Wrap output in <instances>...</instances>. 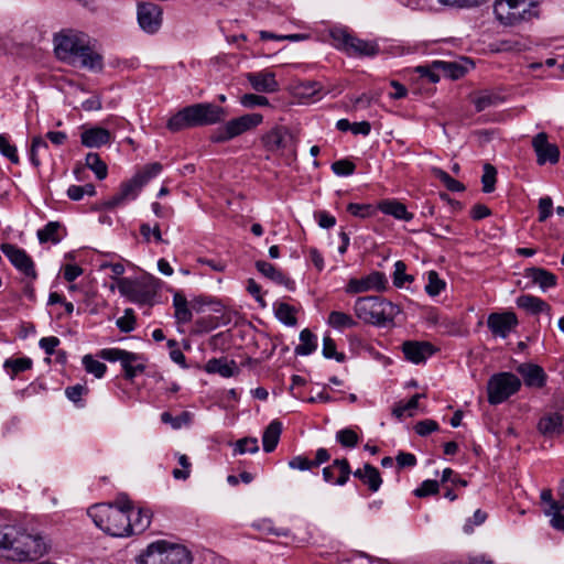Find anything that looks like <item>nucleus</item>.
<instances>
[{
  "label": "nucleus",
  "instance_id": "8fccbe9b",
  "mask_svg": "<svg viewBox=\"0 0 564 564\" xmlns=\"http://www.w3.org/2000/svg\"><path fill=\"white\" fill-rule=\"evenodd\" d=\"M259 451L258 440L256 437H245L238 440L235 444L234 454L243 455L246 453L254 454Z\"/></svg>",
  "mask_w": 564,
  "mask_h": 564
},
{
  "label": "nucleus",
  "instance_id": "72a5a7b5",
  "mask_svg": "<svg viewBox=\"0 0 564 564\" xmlns=\"http://www.w3.org/2000/svg\"><path fill=\"white\" fill-rule=\"evenodd\" d=\"M282 432V423L273 420L264 430L262 435V445L265 453H271L275 449Z\"/></svg>",
  "mask_w": 564,
  "mask_h": 564
},
{
  "label": "nucleus",
  "instance_id": "a211bd4d",
  "mask_svg": "<svg viewBox=\"0 0 564 564\" xmlns=\"http://www.w3.org/2000/svg\"><path fill=\"white\" fill-rule=\"evenodd\" d=\"M532 147L536 154V161L540 165L545 163L555 164L560 159V150L556 144L549 142L545 132L538 133L532 140Z\"/></svg>",
  "mask_w": 564,
  "mask_h": 564
},
{
  "label": "nucleus",
  "instance_id": "f257e3e1",
  "mask_svg": "<svg viewBox=\"0 0 564 564\" xmlns=\"http://www.w3.org/2000/svg\"><path fill=\"white\" fill-rule=\"evenodd\" d=\"M50 544L44 536L7 525L0 530V556L15 562H33L44 556Z\"/></svg>",
  "mask_w": 564,
  "mask_h": 564
},
{
  "label": "nucleus",
  "instance_id": "f3484780",
  "mask_svg": "<svg viewBox=\"0 0 564 564\" xmlns=\"http://www.w3.org/2000/svg\"><path fill=\"white\" fill-rule=\"evenodd\" d=\"M387 284L388 280L386 275L379 271H375L360 279H350L346 285V292L357 294L371 290L383 291L386 290Z\"/></svg>",
  "mask_w": 564,
  "mask_h": 564
},
{
  "label": "nucleus",
  "instance_id": "f8f14e48",
  "mask_svg": "<svg viewBox=\"0 0 564 564\" xmlns=\"http://www.w3.org/2000/svg\"><path fill=\"white\" fill-rule=\"evenodd\" d=\"M117 288L122 296L138 304L151 303L156 293L154 284L145 279H118Z\"/></svg>",
  "mask_w": 564,
  "mask_h": 564
},
{
  "label": "nucleus",
  "instance_id": "c85d7f7f",
  "mask_svg": "<svg viewBox=\"0 0 564 564\" xmlns=\"http://www.w3.org/2000/svg\"><path fill=\"white\" fill-rule=\"evenodd\" d=\"M518 372L521 373L529 387L541 388L545 383V373L538 365L522 364L518 367Z\"/></svg>",
  "mask_w": 564,
  "mask_h": 564
},
{
  "label": "nucleus",
  "instance_id": "473e14b6",
  "mask_svg": "<svg viewBox=\"0 0 564 564\" xmlns=\"http://www.w3.org/2000/svg\"><path fill=\"white\" fill-rule=\"evenodd\" d=\"M516 302L518 307L531 314H539L542 312L549 313L551 310L550 305L545 301L530 294L520 295Z\"/></svg>",
  "mask_w": 564,
  "mask_h": 564
},
{
  "label": "nucleus",
  "instance_id": "69168bd1",
  "mask_svg": "<svg viewBox=\"0 0 564 564\" xmlns=\"http://www.w3.org/2000/svg\"><path fill=\"white\" fill-rule=\"evenodd\" d=\"M438 491V482L436 480H424L419 488L414 490L416 497H427Z\"/></svg>",
  "mask_w": 564,
  "mask_h": 564
},
{
  "label": "nucleus",
  "instance_id": "bb28decb",
  "mask_svg": "<svg viewBox=\"0 0 564 564\" xmlns=\"http://www.w3.org/2000/svg\"><path fill=\"white\" fill-rule=\"evenodd\" d=\"M354 476L367 485L372 492L378 491L382 484L379 470L370 464H365L362 468L356 469Z\"/></svg>",
  "mask_w": 564,
  "mask_h": 564
},
{
  "label": "nucleus",
  "instance_id": "393cba45",
  "mask_svg": "<svg viewBox=\"0 0 564 564\" xmlns=\"http://www.w3.org/2000/svg\"><path fill=\"white\" fill-rule=\"evenodd\" d=\"M369 209H376L378 212H406L408 207L394 199H382L379 202L376 206H372L370 204H359V203H349L347 206V212H365Z\"/></svg>",
  "mask_w": 564,
  "mask_h": 564
},
{
  "label": "nucleus",
  "instance_id": "774afa93",
  "mask_svg": "<svg viewBox=\"0 0 564 564\" xmlns=\"http://www.w3.org/2000/svg\"><path fill=\"white\" fill-rule=\"evenodd\" d=\"M486 519H487V513L480 509H477L474 512V516L471 518H469L466 521V523L464 524V531L466 533L473 532L474 527L482 524L486 521Z\"/></svg>",
  "mask_w": 564,
  "mask_h": 564
},
{
  "label": "nucleus",
  "instance_id": "2eb2a0df",
  "mask_svg": "<svg viewBox=\"0 0 564 564\" xmlns=\"http://www.w3.org/2000/svg\"><path fill=\"white\" fill-rule=\"evenodd\" d=\"M137 18L140 28L149 33L154 34L162 24V12L159 6L152 2H141L138 4Z\"/></svg>",
  "mask_w": 564,
  "mask_h": 564
},
{
  "label": "nucleus",
  "instance_id": "4c0bfd02",
  "mask_svg": "<svg viewBox=\"0 0 564 564\" xmlns=\"http://www.w3.org/2000/svg\"><path fill=\"white\" fill-rule=\"evenodd\" d=\"M327 324L336 329L351 328L357 325L350 315L339 311H333L329 313Z\"/></svg>",
  "mask_w": 564,
  "mask_h": 564
},
{
  "label": "nucleus",
  "instance_id": "f704fd0d",
  "mask_svg": "<svg viewBox=\"0 0 564 564\" xmlns=\"http://www.w3.org/2000/svg\"><path fill=\"white\" fill-rule=\"evenodd\" d=\"M301 344L295 347V354L300 356H307L314 352L317 348V337L308 328L300 333Z\"/></svg>",
  "mask_w": 564,
  "mask_h": 564
},
{
  "label": "nucleus",
  "instance_id": "39448f33",
  "mask_svg": "<svg viewBox=\"0 0 564 564\" xmlns=\"http://www.w3.org/2000/svg\"><path fill=\"white\" fill-rule=\"evenodd\" d=\"M356 316L365 323L386 326L401 313L398 305L380 296L358 297L354 305Z\"/></svg>",
  "mask_w": 564,
  "mask_h": 564
},
{
  "label": "nucleus",
  "instance_id": "6e6552de",
  "mask_svg": "<svg viewBox=\"0 0 564 564\" xmlns=\"http://www.w3.org/2000/svg\"><path fill=\"white\" fill-rule=\"evenodd\" d=\"M534 8L532 0H496L494 13L502 25L513 26L536 17Z\"/></svg>",
  "mask_w": 564,
  "mask_h": 564
},
{
  "label": "nucleus",
  "instance_id": "338daca9",
  "mask_svg": "<svg viewBox=\"0 0 564 564\" xmlns=\"http://www.w3.org/2000/svg\"><path fill=\"white\" fill-rule=\"evenodd\" d=\"M289 467L291 469H297L301 471L310 470L313 467L312 459H310L306 456L297 455L294 456L292 459L289 460Z\"/></svg>",
  "mask_w": 564,
  "mask_h": 564
},
{
  "label": "nucleus",
  "instance_id": "680f3d73",
  "mask_svg": "<svg viewBox=\"0 0 564 564\" xmlns=\"http://www.w3.org/2000/svg\"><path fill=\"white\" fill-rule=\"evenodd\" d=\"M356 165L349 160H338L332 164L333 172L338 176H348L354 173Z\"/></svg>",
  "mask_w": 564,
  "mask_h": 564
},
{
  "label": "nucleus",
  "instance_id": "58836bf2",
  "mask_svg": "<svg viewBox=\"0 0 564 564\" xmlns=\"http://www.w3.org/2000/svg\"><path fill=\"white\" fill-rule=\"evenodd\" d=\"M276 318L288 326H295L297 319L295 317V308L288 303H278L274 305Z\"/></svg>",
  "mask_w": 564,
  "mask_h": 564
},
{
  "label": "nucleus",
  "instance_id": "0e129e2a",
  "mask_svg": "<svg viewBox=\"0 0 564 564\" xmlns=\"http://www.w3.org/2000/svg\"><path fill=\"white\" fill-rule=\"evenodd\" d=\"M85 193L93 195L95 193V187L90 184L85 186L72 185L67 189V195L73 200H80Z\"/></svg>",
  "mask_w": 564,
  "mask_h": 564
},
{
  "label": "nucleus",
  "instance_id": "bf43d9fd",
  "mask_svg": "<svg viewBox=\"0 0 564 564\" xmlns=\"http://www.w3.org/2000/svg\"><path fill=\"white\" fill-rule=\"evenodd\" d=\"M118 328L123 333L132 332L135 327V317L131 308L124 311V315L117 319Z\"/></svg>",
  "mask_w": 564,
  "mask_h": 564
},
{
  "label": "nucleus",
  "instance_id": "ddd939ff",
  "mask_svg": "<svg viewBox=\"0 0 564 564\" xmlns=\"http://www.w3.org/2000/svg\"><path fill=\"white\" fill-rule=\"evenodd\" d=\"M0 250L9 259L11 264L26 278L31 280H35L37 278L34 262L24 249L12 243H2L0 246Z\"/></svg>",
  "mask_w": 564,
  "mask_h": 564
},
{
  "label": "nucleus",
  "instance_id": "79ce46f5",
  "mask_svg": "<svg viewBox=\"0 0 564 564\" xmlns=\"http://www.w3.org/2000/svg\"><path fill=\"white\" fill-rule=\"evenodd\" d=\"M322 91V85L318 82H302L296 85L295 93L301 98L313 99Z\"/></svg>",
  "mask_w": 564,
  "mask_h": 564
},
{
  "label": "nucleus",
  "instance_id": "37998d69",
  "mask_svg": "<svg viewBox=\"0 0 564 564\" xmlns=\"http://www.w3.org/2000/svg\"><path fill=\"white\" fill-rule=\"evenodd\" d=\"M423 397H424V394L416 393V394L412 395V398L408 402L398 403L393 409V414L397 417H401L404 414L412 416L413 411L416 410L419 406L420 399Z\"/></svg>",
  "mask_w": 564,
  "mask_h": 564
},
{
  "label": "nucleus",
  "instance_id": "9b49d317",
  "mask_svg": "<svg viewBox=\"0 0 564 564\" xmlns=\"http://www.w3.org/2000/svg\"><path fill=\"white\" fill-rule=\"evenodd\" d=\"M520 387V379L511 372L494 375L487 386L488 402L490 404H500L514 394Z\"/></svg>",
  "mask_w": 564,
  "mask_h": 564
},
{
  "label": "nucleus",
  "instance_id": "412c9836",
  "mask_svg": "<svg viewBox=\"0 0 564 564\" xmlns=\"http://www.w3.org/2000/svg\"><path fill=\"white\" fill-rule=\"evenodd\" d=\"M402 350L405 358L413 364L423 362L435 352L431 343L414 340L403 343Z\"/></svg>",
  "mask_w": 564,
  "mask_h": 564
},
{
  "label": "nucleus",
  "instance_id": "e2e57ef3",
  "mask_svg": "<svg viewBox=\"0 0 564 564\" xmlns=\"http://www.w3.org/2000/svg\"><path fill=\"white\" fill-rule=\"evenodd\" d=\"M406 265L402 261H397L394 264V273H393V283L395 286L400 288L404 284L405 281H412L413 278L411 275L405 274Z\"/></svg>",
  "mask_w": 564,
  "mask_h": 564
},
{
  "label": "nucleus",
  "instance_id": "a18cd8bd",
  "mask_svg": "<svg viewBox=\"0 0 564 564\" xmlns=\"http://www.w3.org/2000/svg\"><path fill=\"white\" fill-rule=\"evenodd\" d=\"M192 415L189 412H182L177 416H173L170 412H163L161 414V421L164 424H170L174 430L181 429L182 426L188 425L191 422Z\"/></svg>",
  "mask_w": 564,
  "mask_h": 564
},
{
  "label": "nucleus",
  "instance_id": "f03ea898",
  "mask_svg": "<svg viewBox=\"0 0 564 564\" xmlns=\"http://www.w3.org/2000/svg\"><path fill=\"white\" fill-rule=\"evenodd\" d=\"M57 57L70 65L89 69L102 67L101 56L89 46L86 34L74 31L62 32L54 37Z\"/></svg>",
  "mask_w": 564,
  "mask_h": 564
},
{
  "label": "nucleus",
  "instance_id": "20e7f679",
  "mask_svg": "<svg viewBox=\"0 0 564 564\" xmlns=\"http://www.w3.org/2000/svg\"><path fill=\"white\" fill-rule=\"evenodd\" d=\"M227 116L223 107L210 102H202L187 106L167 121V129L172 132L181 131L189 127L210 126L221 122Z\"/></svg>",
  "mask_w": 564,
  "mask_h": 564
},
{
  "label": "nucleus",
  "instance_id": "dca6fc26",
  "mask_svg": "<svg viewBox=\"0 0 564 564\" xmlns=\"http://www.w3.org/2000/svg\"><path fill=\"white\" fill-rule=\"evenodd\" d=\"M518 324V317L511 311L491 313L487 318L488 328L495 337L500 338H507Z\"/></svg>",
  "mask_w": 564,
  "mask_h": 564
},
{
  "label": "nucleus",
  "instance_id": "2f4dec72",
  "mask_svg": "<svg viewBox=\"0 0 564 564\" xmlns=\"http://www.w3.org/2000/svg\"><path fill=\"white\" fill-rule=\"evenodd\" d=\"M173 306L175 310L174 317L177 324H186L192 321L193 314L188 306V301L182 292L176 291L173 294Z\"/></svg>",
  "mask_w": 564,
  "mask_h": 564
},
{
  "label": "nucleus",
  "instance_id": "4d7b16f0",
  "mask_svg": "<svg viewBox=\"0 0 564 564\" xmlns=\"http://www.w3.org/2000/svg\"><path fill=\"white\" fill-rule=\"evenodd\" d=\"M240 104L246 108L267 107L270 105L267 97L256 94H245L240 98Z\"/></svg>",
  "mask_w": 564,
  "mask_h": 564
},
{
  "label": "nucleus",
  "instance_id": "e433bc0d",
  "mask_svg": "<svg viewBox=\"0 0 564 564\" xmlns=\"http://www.w3.org/2000/svg\"><path fill=\"white\" fill-rule=\"evenodd\" d=\"M86 166L91 170L98 180L107 177L108 167L98 153L90 152L85 159Z\"/></svg>",
  "mask_w": 564,
  "mask_h": 564
},
{
  "label": "nucleus",
  "instance_id": "c756f323",
  "mask_svg": "<svg viewBox=\"0 0 564 564\" xmlns=\"http://www.w3.org/2000/svg\"><path fill=\"white\" fill-rule=\"evenodd\" d=\"M143 358L141 355L126 351L121 366L124 370V377L129 380H132L139 373L143 372L145 369V365L143 364Z\"/></svg>",
  "mask_w": 564,
  "mask_h": 564
},
{
  "label": "nucleus",
  "instance_id": "864d4df0",
  "mask_svg": "<svg viewBox=\"0 0 564 564\" xmlns=\"http://www.w3.org/2000/svg\"><path fill=\"white\" fill-rule=\"evenodd\" d=\"M444 288L445 282L440 279L438 274L435 271H430L427 273V284L425 285L426 293L431 296H436Z\"/></svg>",
  "mask_w": 564,
  "mask_h": 564
},
{
  "label": "nucleus",
  "instance_id": "13d9d810",
  "mask_svg": "<svg viewBox=\"0 0 564 564\" xmlns=\"http://www.w3.org/2000/svg\"><path fill=\"white\" fill-rule=\"evenodd\" d=\"M541 500L542 502L547 505V507L544 509V514H546L547 512L564 510V503L562 501H556L553 499L551 489H543L541 491Z\"/></svg>",
  "mask_w": 564,
  "mask_h": 564
},
{
  "label": "nucleus",
  "instance_id": "cd10ccee",
  "mask_svg": "<svg viewBox=\"0 0 564 564\" xmlns=\"http://www.w3.org/2000/svg\"><path fill=\"white\" fill-rule=\"evenodd\" d=\"M66 236V229L59 221H50L42 229L37 230V238L41 243H58Z\"/></svg>",
  "mask_w": 564,
  "mask_h": 564
},
{
  "label": "nucleus",
  "instance_id": "49530a36",
  "mask_svg": "<svg viewBox=\"0 0 564 564\" xmlns=\"http://www.w3.org/2000/svg\"><path fill=\"white\" fill-rule=\"evenodd\" d=\"M33 362L28 357H21L15 359H7L3 364L6 369H10L12 371V378L20 372L31 369Z\"/></svg>",
  "mask_w": 564,
  "mask_h": 564
},
{
  "label": "nucleus",
  "instance_id": "603ef678",
  "mask_svg": "<svg viewBox=\"0 0 564 564\" xmlns=\"http://www.w3.org/2000/svg\"><path fill=\"white\" fill-rule=\"evenodd\" d=\"M323 356L327 359L334 358L338 362H343L346 359L345 354L338 352L336 349V343L329 336H324L323 338Z\"/></svg>",
  "mask_w": 564,
  "mask_h": 564
},
{
  "label": "nucleus",
  "instance_id": "c03bdc74",
  "mask_svg": "<svg viewBox=\"0 0 564 564\" xmlns=\"http://www.w3.org/2000/svg\"><path fill=\"white\" fill-rule=\"evenodd\" d=\"M0 153L12 164H19L20 159L17 147L10 142V138L7 134H0Z\"/></svg>",
  "mask_w": 564,
  "mask_h": 564
},
{
  "label": "nucleus",
  "instance_id": "7c9ffc66",
  "mask_svg": "<svg viewBox=\"0 0 564 564\" xmlns=\"http://www.w3.org/2000/svg\"><path fill=\"white\" fill-rule=\"evenodd\" d=\"M525 276L538 284L543 291L556 285V276L543 268H530L525 271Z\"/></svg>",
  "mask_w": 564,
  "mask_h": 564
},
{
  "label": "nucleus",
  "instance_id": "c9c22d12",
  "mask_svg": "<svg viewBox=\"0 0 564 564\" xmlns=\"http://www.w3.org/2000/svg\"><path fill=\"white\" fill-rule=\"evenodd\" d=\"M236 364L235 361H227L223 359H210L206 364V371L210 373H219L225 378L232 377L235 373Z\"/></svg>",
  "mask_w": 564,
  "mask_h": 564
},
{
  "label": "nucleus",
  "instance_id": "a19ab883",
  "mask_svg": "<svg viewBox=\"0 0 564 564\" xmlns=\"http://www.w3.org/2000/svg\"><path fill=\"white\" fill-rule=\"evenodd\" d=\"M433 66L434 68H441L446 76L453 79L462 77L466 72L465 67L456 62L435 61Z\"/></svg>",
  "mask_w": 564,
  "mask_h": 564
},
{
  "label": "nucleus",
  "instance_id": "0eeeda50",
  "mask_svg": "<svg viewBox=\"0 0 564 564\" xmlns=\"http://www.w3.org/2000/svg\"><path fill=\"white\" fill-rule=\"evenodd\" d=\"M163 170L159 162L143 165L130 180L123 182L118 193L106 203L107 208L122 207L124 202L133 200L142 187L152 178L156 177Z\"/></svg>",
  "mask_w": 564,
  "mask_h": 564
},
{
  "label": "nucleus",
  "instance_id": "b1692460",
  "mask_svg": "<svg viewBox=\"0 0 564 564\" xmlns=\"http://www.w3.org/2000/svg\"><path fill=\"white\" fill-rule=\"evenodd\" d=\"M256 268L265 278L278 284L284 285L288 290L293 291L295 289L294 281L278 268H275L272 263L260 260L256 262Z\"/></svg>",
  "mask_w": 564,
  "mask_h": 564
},
{
  "label": "nucleus",
  "instance_id": "1a4fd4ad",
  "mask_svg": "<svg viewBox=\"0 0 564 564\" xmlns=\"http://www.w3.org/2000/svg\"><path fill=\"white\" fill-rule=\"evenodd\" d=\"M263 120L260 113H247L238 118L227 121L224 126L217 128L210 140L216 143L227 142L242 133L250 131L258 127Z\"/></svg>",
  "mask_w": 564,
  "mask_h": 564
},
{
  "label": "nucleus",
  "instance_id": "5fc2aeb1",
  "mask_svg": "<svg viewBox=\"0 0 564 564\" xmlns=\"http://www.w3.org/2000/svg\"><path fill=\"white\" fill-rule=\"evenodd\" d=\"M497 171L491 164L484 165V173L481 176L482 191L491 193L495 189Z\"/></svg>",
  "mask_w": 564,
  "mask_h": 564
},
{
  "label": "nucleus",
  "instance_id": "09e8293b",
  "mask_svg": "<svg viewBox=\"0 0 564 564\" xmlns=\"http://www.w3.org/2000/svg\"><path fill=\"white\" fill-rule=\"evenodd\" d=\"M500 101V97L495 94L484 93L473 99V104L477 112L484 111L489 107L496 106Z\"/></svg>",
  "mask_w": 564,
  "mask_h": 564
},
{
  "label": "nucleus",
  "instance_id": "9d476101",
  "mask_svg": "<svg viewBox=\"0 0 564 564\" xmlns=\"http://www.w3.org/2000/svg\"><path fill=\"white\" fill-rule=\"evenodd\" d=\"M337 48L350 56L372 57L379 53V45L373 41L358 39L345 30L332 32Z\"/></svg>",
  "mask_w": 564,
  "mask_h": 564
},
{
  "label": "nucleus",
  "instance_id": "a878e982",
  "mask_svg": "<svg viewBox=\"0 0 564 564\" xmlns=\"http://www.w3.org/2000/svg\"><path fill=\"white\" fill-rule=\"evenodd\" d=\"M111 140L109 130L101 127L86 129L80 134V142L86 148H100Z\"/></svg>",
  "mask_w": 564,
  "mask_h": 564
},
{
  "label": "nucleus",
  "instance_id": "aec40b11",
  "mask_svg": "<svg viewBox=\"0 0 564 564\" xmlns=\"http://www.w3.org/2000/svg\"><path fill=\"white\" fill-rule=\"evenodd\" d=\"M246 77L251 87L259 93L271 94L280 88L275 74L269 70L248 73Z\"/></svg>",
  "mask_w": 564,
  "mask_h": 564
},
{
  "label": "nucleus",
  "instance_id": "4468645a",
  "mask_svg": "<svg viewBox=\"0 0 564 564\" xmlns=\"http://www.w3.org/2000/svg\"><path fill=\"white\" fill-rule=\"evenodd\" d=\"M263 144L271 152H293L296 145V138L286 127H276L263 137Z\"/></svg>",
  "mask_w": 564,
  "mask_h": 564
},
{
  "label": "nucleus",
  "instance_id": "3c124183",
  "mask_svg": "<svg viewBox=\"0 0 564 564\" xmlns=\"http://www.w3.org/2000/svg\"><path fill=\"white\" fill-rule=\"evenodd\" d=\"M140 234L145 239V241H150L151 237H153L156 242L163 241L161 225L156 221L141 224Z\"/></svg>",
  "mask_w": 564,
  "mask_h": 564
},
{
  "label": "nucleus",
  "instance_id": "ea45409f",
  "mask_svg": "<svg viewBox=\"0 0 564 564\" xmlns=\"http://www.w3.org/2000/svg\"><path fill=\"white\" fill-rule=\"evenodd\" d=\"M432 173L436 180H438L448 191L452 192H462L465 189V186L459 181L453 178L448 173L443 171L442 169L434 167Z\"/></svg>",
  "mask_w": 564,
  "mask_h": 564
},
{
  "label": "nucleus",
  "instance_id": "4be33fe9",
  "mask_svg": "<svg viewBox=\"0 0 564 564\" xmlns=\"http://www.w3.org/2000/svg\"><path fill=\"white\" fill-rule=\"evenodd\" d=\"M539 432L546 436L553 437L564 433V415L560 413H549L542 416L538 423Z\"/></svg>",
  "mask_w": 564,
  "mask_h": 564
},
{
  "label": "nucleus",
  "instance_id": "6ab92c4d",
  "mask_svg": "<svg viewBox=\"0 0 564 564\" xmlns=\"http://www.w3.org/2000/svg\"><path fill=\"white\" fill-rule=\"evenodd\" d=\"M351 474L350 465L347 458H337L332 465L323 468L322 475L324 481L344 486L348 482Z\"/></svg>",
  "mask_w": 564,
  "mask_h": 564
},
{
  "label": "nucleus",
  "instance_id": "de8ad7c7",
  "mask_svg": "<svg viewBox=\"0 0 564 564\" xmlns=\"http://www.w3.org/2000/svg\"><path fill=\"white\" fill-rule=\"evenodd\" d=\"M83 366L88 373L94 375L96 378H101L107 370L106 365L94 359L91 355L83 357Z\"/></svg>",
  "mask_w": 564,
  "mask_h": 564
},
{
  "label": "nucleus",
  "instance_id": "052dcab7",
  "mask_svg": "<svg viewBox=\"0 0 564 564\" xmlns=\"http://www.w3.org/2000/svg\"><path fill=\"white\" fill-rule=\"evenodd\" d=\"M177 460L182 469L175 468L172 473L173 477L177 480H186L191 474V462L185 454H180Z\"/></svg>",
  "mask_w": 564,
  "mask_h": 564
},
{
  "label": "nucleus",
  "instance_id": "6e6d98bb",
  "mask_svg": "<svg viewBox=\"0 0 564 564\" xmlns=\"http://www.w3.org/2000/svg\"><path fill=\"white\" fill-rule=\"evenodd\" d=\"M358 440L357 433L351 429H343L336 433V441L345 447H355Z\"/></svg>",
  "mask_w": 564,
  "mask_h": 564
},
{
  "label": "nucleus",
  "instance_id": "5701e85b",
  "mask_svg": "<svg viewBox=\"0 0 564 564\" xmlns=\"http://www.w3.org/2000/svg\"><path fill=\"white\" fill-rule=\"evenodd\" d=\"M151 523V512L148 509L135 508L131 502L129 508V524L128 536L132 534H140L144 532Z\"/></svg>",
  "mask_w": 564,
  "mask_h": 564
},
{
  "label": "nucleus",
  "instance_id": "7ed1b4c3",
  "mask_svg": "<svg viewBox=\"0 0 564 564\" xmlns=\"http://www.w3.org/2000/svg\"><path fill=\"white\" fill-rule=\"evenodd\" d=\"M131 500L126 494H119L112 503H99L88 509L94 523L112 536H128L129 508Z\"/></svg>",
  "mask_w": 564,
  "mask_h": 564
},
{
  "label": "nucleus",
  "instance_id": "423d86ee",
  "mask_svg": "<svg viewBox=\"0 0 564 564\" xmlns=\"http://www.w3.org/2000/svg\"><path fill=\"white\" fill-rule=\"evenodd\" d=\"M139 564H192V552L184 545L166 540L150 543L138 556Z\"/></svg>",
  "mask_w": 564,
  "mask_h": 564
}]
</instances>
